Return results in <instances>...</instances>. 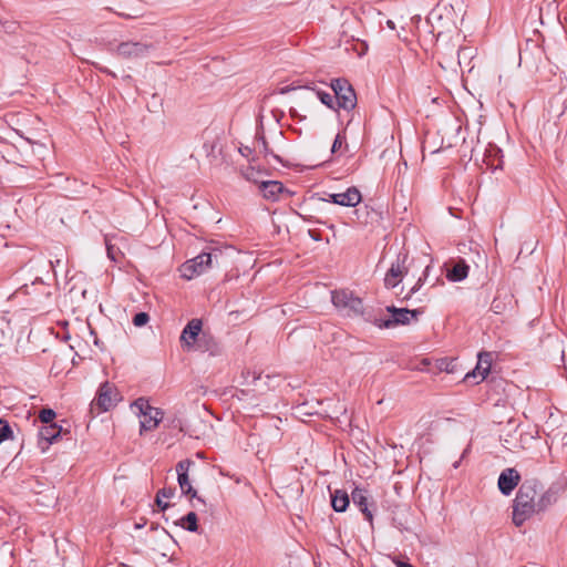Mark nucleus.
I'll list each match as a JSON object with an SVG mask.
<instances>
[{"label":"nucleus","instance_id":"nucleus-34","mask_svg":"<svg viewBox=\"0 0 567 567\" xmlns=\"http://www.w3.org/2000/svg\"><path fill=\"white\" fill-rule=\"evenodd\" d=\"M239 152L241 153L243 156L248 157L254 152V148H250L249 146H241L239 148Z\"/></svg>","mask_w":567,"mask_h":567},{"label":"nucleus","instance_id":"nucleus-19","mask_svg":"<svg viewBox=\"0 0 567 567\" xmlns=\"http://www.w3.org/2000/svg\"><path fill=\"white\" fill-rule=\"evenodd\" d=\"M350 503L349 495L346 491L336 489L331 493V506L336 512H346Z\"/></svg>","mask_w":567,"mask_h":567},{"label":"nucleus","instance_id":"nucleus-4","mask_svg":"<svg viewBox=\"0 0 567 567\" xmlns=\"http://www.w3.org/2000/svg\"><path fill=\"white\" fill-rule=\"evenodd\" d=\"M215 252L203 251L190 260H187L182 266V276L186 279H193L196 276L202 275L212 267L213 257H216V252H220L214 249Z\"/></svg>","mask_w":567,"mask_h":567},{"label":"nucleus","instance_id":"nucleus-36","mask_svg":"<svg viewBox=\"0 0 567 567\" xmlns=\"http://www.w3.org/2000/svg\"><path fill=\"white\" fill-rule=\"evenodd\" d=\"M309 235H310V237H311L313 240H316V241L321 240L320 234H319V233H317V231H315V230H309Z\"/></svg>","mask_w":567,"mask_h":567},{"label":"nucleus","instance_id":"nucleus-35","mask_svg":"<svg viewBox=\"0 0 567 567\" xmlns=\"http://www.w3.org/2000/svg\"><path fill=\"white\" fill-rule=\"evenodd\" d=\"M329 198H323L322 200L337 204L338 193L336 194H329Z\"/></svg>","mask_w":567,"mask_h":567},{"label":"nucleus","instance_id":"nucleus-30","mask_svg":"<svg viewBox=\"0 0 567 567\" xmlns=\"http://www.w3.org/2000/svg\"><path fill=\"white\" fill-rule=\"evenodd\" d=\"M174 494H175V489L172 487L162 488L157 492V496L165 497V498H171L174 496Z\"/></svg>","mask_w":567,"mask_h":567},{"label":"nucleus","instance_id":"nucleus-28","mask_svg":"<svg viewBox=\"0 0 567 567\" xmlns=\"http://www.w3.org/2000/svg\"><path fill=\"white\" fill-rule=\"evenodd\" d=\"M427 270H429V267L425 268L424 276L419 278L416 284L410 289L409 293L404 297V299H406V300L410 299L415 292H417L420 290V288L422 287L423 282L425 280Z\"/></svg>","mask_w":567,"mask_h":567},{"label":"nucleus","instance_id":"nucleus-16","mask_svg":"<svg viewBox=\"0 0 567 567\" xmlns=\"http://www.w3.org/2000/svg\"><path fill=\"white\" fill-rule=\"evenodd\" d=\"M362 199L360 190L352 186L346 192L338 193L337 205L346 207H355Z\"/></svg>","mask_w":567,"mask_h":567},{"label":"nucleus","instance_id":"nucleus-20","mask_svg":"<svg viewBox=\"0 0 567 567\" xmlns=\"http://www.w3.org/2000/svg\"><path fill=\"white\" fill-rule=\"evenodd\" d=\"M556 501L555 494L551 491L542 492V486L538 483V496L536 498V514L544 512Z\"/></svg>","mask_w":567,"mask_h":567},{"label":"nucleus","instance_id":"nucleus-29","mask_svg":"<svg viewBox=\"0 0 567 567\" xmlns=\"http://www.w3.org/2000/svg\"><path fill=\"white\" fill-rule=\"evenodd\" d=\"M150 320V316L146 312H138L133 318V323L135 327H143Z\"/></svg>","mask_w":567,"mask_h":567},{"label":"nucleus","instance_id":"nucleus-15","mask_svg":"<svg viewBox=\"0 0 567 567\" xmlns=\"http://www.w3.org/2000/svg\"><path fill=\"white\" fill-rule=\"evenodd\" d=\"M492 367V353L491 352H482L478 354V362L472 373H467L465 379L473 377L476 379L480 378V381H483L487 374L489 373Z\"/></svg>","mask_w":567,"mask_h":567},{"label":"nucleus","instance_id":"nucleus-37","mask_svg":"<svg viewBox=\"0 0 567 567\" xmlns=\"http://www.w3.org/2000/svg\"><path fill=\"white\" fill-rule=\"evenodd\" d=\"M394 563L396 567H414L413 565L402 560H395Z\"/></svg>","mask_w":567,"mask_h":567},{"label":"nucleus","instance_id":"nucleus-33","mask_svg":"<svg viewBox=\"0 0 567 567\" xmlns=\"http://www.w3.org/2000/svg\"><path fill=\"white\" fill-rule=\"evenodd\" d=\"M156 505L162 509V511H165L167 509L171 504L169 503H166V502H163L162 501V497L161 496H157L156 495Z\"/></svg>","mask_w":567,"mask_h":567},{"label":"nucleus","instance_id":"nucleus-21","mask_svg":"<svg viewBox=\"0 0 567 567\" xmlns=\"http://www.w3.org/2000/svg\"><path fill=\"white\" fill-rule=\"evenodd\" d=\"M254 151L259 152L265 156L271 155L276 161L280 162L279 156L274 154L272 151L268 147V143L262 133L256 135Z\"/></svg>","mask_w":567,"mask_h":567},{"label":"nucleus","instance_id":"nucleus-10","mask_svg":"<svg viewBox=\"0 0 567 567\" xmlns=\"http://www.w3.org/2000/svg\"><path fill=\"white\" fill-rule=\"evenodd\" d=\"M151 49L150 44L142 42H122L117 45L116 52L124 59H137L145 56Z\"/></svg>","mask_w":567,"mask_h":567},{"label":"nucleus","instance_id":"nucleus-9","mask_svg":"<svg viewBox=\"0 0 567 567\" xmlns=\"http://www.w3.org/2000/svg\"><path fill=\"white\" fill-rule=\"evenodd\" d=\"M406 259V254L399 255L396 261L391 265L384 278V284L388 288L396 287L402 277L408 272V268L405 267Z\"/></svg>","mask_w":567,"mask_h":567},{"label":"nucleus","instance_id":"nucleus-24","mask_svg":"<svg viewBox=\"0 0 567 567\" xmlns=\"http://www.w3.org/2000/svg\"><path fill=\"white\" fill-rule=\"evenodd\" d=\"M183 520L186 523V525H183L184 528H186L189 532H196L198 529V518L195 512H189Z\"/></svg>","mask_w":567,"mask_h":567},{"label":"nucleus","instance_id":"nucleus-26","mask_svg":"<svg viewBox=\"0 0 567 567\" xmlns=\"http://www.w3.org/2000/svg\"><path fill=\"white\" fill-rule=\"evenodd\" d=\"M7 439H13L12 429L8 421L0 419V443Z\"/></svg>","mask_w":567,"mask_h":567},{"label":"nucleus","instance_id":"nucleus-12","mask_svg":"<svg viewBox=\"0 0 567 567\" xmlns=\"http://www.w3.org/2000/svg\"><path fill=\"white\" fill-rule=\"evenodd\" d=\"M203 322L200 319H192L183 329L181 342L183 347L192 348L202 332Z\"/></svg>","mask_w":567,"mask_h":567},{"label":"nucleus","instance_id":"nucleus-6","mask_svg":"<svg viewBox=\"0 0 567 567\" xmlns=\"http://www.w3.org/2000/svg\"><path fill=\"white\" fill-rule=\"evenodd\" d=\"M133 406L136 408L140 414L144 416V420L141 421V434L144 431H152L158 426L163 419V412L161 409L153 408L148 400L144 398H138L134 402Z\"/></svg>","mask_w":567,"mask_h":567},{"label":"nucleus","instance_id":"nucleus-13","mask_svg":"<svg viewBox=\"0 0 567 567\" xmlns=\"http://www.w3.org/2000/svg\"><path fill=\"white\" fill-rule=\"evenodd\" d=\"M61 434V426L53 424H44L39 431L38 445L42 452H45Z\"/></svg>","mask_w":567,"mask_h":567},{"label":"nucleus","instance_id":"nucleus-25","mask_svg":"<svg viewBox=\"0 0 567 567\" xmlns=\"http://www.w3.org/2000/svg\"><path fill=\"white\" fill-rule=\"evenodd\" d=\"M317 96L321 101L322 104L327 105L328 107L332 110H337L336 103H334V96L333 93H328L323 91H317Z\"/></svg>","mask_w":567,"mask_h":567},{"label":"nucleus","instance_id":"nucleus-31","mask_svg":"<svg viewBox=\"0 0 567 567\" xmlns=\"http://www.w3.org/2000/svg\"><path fill=\"white\" fill-rule=\"evenodd\" d=\"M341 145H342V137L340 134H338L333 141L331 152L332 153L337 152L341 147Z\"/></svg>","mask_w":567,"mask_h":567},{"label":"nucleus","instance_id":"nucleus-39","mask_svg":"<svg viewBox=\"0 0 567 567\" xmlns=\"http://www.w3.org/2000/svg\"><path fill=\"white\" fill-rule=\"evenodd\" d=\"M465 49H460L457 51V59H458V63H461V55L464 53Z\"/></svg>","mask_w":567,"mask_h":567},{"label":"nucleus","instance_id":"nucleus-41","mask_svg":"<svg viewBox=\"0 0 567 567\" xmlns=\"http://www.w3.org/2000/svg\"><path fill=\"white\" fill-rule=\"evenodd\" d=\"M388 25H389L390 28H392V29L394 28L393 22H392V21H390V20L388 21Z\"/></svg>","mask_w":567,"mask_h":567},{"label":"nucleus","instance_id":"nucleus-17","mask_svg":"<svg viewBox=\"0 0 567 567\" xmlns=\"http://www.w3.org/2000/svg\"><path fill=\"white\" fill-rule=\"evenodd\" d=\"M470 266L464 259L456 261L451 268L446 269V278L449 281L458 282L468 276Z\"/></svg>","mask_w":567,"mask_h":567},{"label":"nucleus","instance_id":"nucleus-40","mask_svg":"<svg viewBox=\"0 0 567 567\" xmlns=\"http://www.w3.org/2000/svg\"><path fill=\"white\" fill-rule=\"evenodd\" d=\"M289 91H290V87H289V86H286V87H282V89H281L280 93H281V94H285V93H287V92H289Z\"/></svg>","mask_w":567,"mask_h":567},{"label":"nucleus","instance_id":"nucleus-14","mask_svg":"<svg viewBox=\"0 0 567 567\" xmlns=\"http://www.w3.org/2000/svg\"><path fill=\"white\" fill-rule=\"evenodd\" d=\"M351 498L353 504L360 509V512L364 515L365 519L372 524L373 514L369 509L368 502V491L363 488L355 487L351 493Z\"/></svg>","mask_w":567,"mask_h":567},{"label":"nucleus","instance_id":"nucleus-27","mask_svg":"<svg viewBox=\"0 0 567 567\" xmlns=\"http://www.w3.org/2000/svg\"><path fill=\"white\" fill-rule=\"evenodd\" d=\"M55 412L52 409H42L39 413V419L44 424H53Z\"/></svg>","mask_w":567,"mask_h":567},{"label":"nucleus","instance_id":"nucleus-23","mask_svg":"<svg viewBox=\"0 0 567 567\" xmlns=\"http://www.w3.org/2000/svg\"><path fill=\"white\" fill-rule=\"evenodd\" d=\"M512 297L508 296L507 293H505L504 298L501 297V295H497L494 300L492 301V305H491V310L494 312V313H503L505 310H506V302H505V299H511Z\"/></svg>","mask_w":567,"mask_h":567},{"label":"nucleus","instance_id":"nucleus-3","mask_svg":"<svg viewBox=\"0 0 567 567\" xmlns=\"http://www.w3.org/2000/svg\"><path fill=\"white\" fill-rule=\"evenodd\" d=\"M336 105L339 109L351 111L357 105V95L351 84L344 79H336L331 83Z\"/></svg>","mask_w":567,"mask_h":567},{"label":"nucleus","instance_id":"nucleus-11","mask_svg":"<svg viewBox=\"0 0 567 567\" xmlns=\"http://www.w3.org/2000/svg\"><path fill=\"white\" fill-rule=\"evenodd\" d=\"M520 481V474L515 468H505L498 477V488L503 495H511Z\"/></svg>","mask_w":567,"mask_h":567},{"label":"nucleus","instance_id":"nucleus-18","mask_svg":"<svg viewBox=\"0 0 567 567\" xmlns=\"http://www.w3.org/2000/svg\"><path fill=\"white\" fill-rule=\"evenodd\" d=\"M260 190L266 199L277 200L285 187L280 182L266 181L260 183Z\"/></svg>","mask_w":567,"mask_h":567},{"label":"nucleus","instance_id":"nucleus-8","mask_svg":"<svg viewBox=\"0 0 567 567\" xmlns=\"http://www.w3.org/2000/svg\"><path fill=\"white\" fill-rule=\"evenodd\" d=\"M193 464L194 462L188 458L182 460L176 464V472L178 476L177 481L181 491L183 494L189 496L190 498L197 497V492L193 488L188 478V471Z\"/></svg>","mask_w":567,"mask_h":567},{"label":"nucleus","instance_id":"nucleus-32","mask_svg":"<svg viewBox=\"0 0 567 567\" xmlns=\"http://www.w3.org/2000/svg\"><path fill=\"white\" fill-rule=\"evenodd\" d=\"M255 174H256V172H255L254 167H247L245 171H243V175H244V177H245L246 179H249V181H250V179L256 181V179H255V177H254V176H255Z\"/></svg>","mask_w":567,"mask_h":567},{"label":"nucleus","instance_id":"nucleus-22","mask_svg":"<svg viewBox=\"0 0 567 567\" xmlns=\"http://www.w3.org/2000/svg\"><path fill=\"white\" fill-rule=\"evenodd\" d=\"M197 347H198V349H200L203 351H209V353L213 355H215L219 352L217 342L213 338L207 337L206 334H203L198 339Z\"/></svg>","mask_w":567,"mask_h":567},{"label":"nucleus","instance_id":"nucleus-1","mask_svg":"<svg viewBox=\"0 0 567 567\" xmlns=\"http://www.w3.org/2000/svg\"><path fill=\"white\" fill-rule=\"evenodd\" d=\"M537 496L538 482L536 480H527L519 486L513 505V523L516 526H522L536 514Z\"/></svg>","mask_w":567,"mask_h":567},{"label":"nucleus","instance_id":"nucleus-7","mask_svg":"<svg viewBox=\"0 0 567 567\" xmlns=\"http://www.w3.org/2000/svg\"><path fill=\"white\" fill-rule=\"evenodd\" d=\"M118 393L116 389L109 382L101 384L95 400L92 402L91 409H97L99 413L106 412L115 406L118 400Z\"/></svg>","mask_w":567,"mask_h":567},{"label":"nucleus","instance_id":"nucleus-5","mask_svg":"<svg viewBox=\"0 0 567 567\" xmlns=\"http://www.w3.org/2000/svg\"><path fill=\"white\" fill-rule=\"evenodd\" d=\"M332 303L348 316L361 315L363 311L362 300L349 290H336L331 296Z\"/></svg>","mask_w":567,"mask_h":567},{"label":"nucleus","instance_id":"nucleus-38","mask_svg":"<svg viewBox=\"0 0 567 567\" xmlns=\"http://www.w3.org/2000/svg\"><path fill=\"white\" fill-rule=\"evenodd\" d=\"M247 373L250 374V372H247ZM251 375H252V382H256V381L260 380V378H261V374L256 373V372H252Z\"/></svg>","mask_w":567,"mask_h":567},{"label":"nucleus","instance_id":"nucleus-2","mask_svg":"<svg viewBox=\"0 0 567 567\" xmlns=\"http://www.w3.org/2000/svg\"><path fill=\"white\" fill-rule=\"evenodd\" d=\"M386 310L392 313L391 318L377 319L374 321L375 326H378L381 329H389L399 324L406 326L412 321V319L416 321L419 319V316L424 313L423 308L410 310L406 308H395L391 306L388 307Z\"/></svg>","mask_w":567,"mask_h":567}]
</instances>
